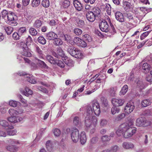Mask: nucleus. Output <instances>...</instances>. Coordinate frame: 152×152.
<instances>
[{
	"label": "nucleus",
	"mask_w": 152,
	"mask_h": 152,
	"mask_svg": "<svg viewBox=\"0 0 152 152\" xmlns=\"http://www.w3.org/2000/svg\"><path fill=\"white\" fill-rule=\"evenodd\" d=\"M100 106L97 102L92 103L91 105H88L87 108L86 116L85 117V123L87 126H90L91 124V120L94 113L97 116L99 115L100 113Z\"/></svg>",
	"instance_id": "obj_1"
},
{
	"label": "nucleus",
	"mask_w": 152,
	"mask_h": 152,
	"mask_svg": "<svg viewBox=\"0 0 152 152\" xmlns=\"http://www.w3.org/2000/svg\"><path fill=\"white\" fill-rule=\"evenodd\" d=\"M136 131L135 127L130 126L127 123H124L120 126L116 134L118 136L123 135L125 138H127L135 134Z\"/></svg>",
	"instance_id": "obj_2"
},
{
	"label": "nucleus",
	"mask_w": 152,
	"mask_h": 152,
	"mask_svg": "<svg viewBox=\"0 0 152 152\" xmlns=\"http://www.w3.org/2000/svg\"><path fill=\"white\" fill-rule=\"evenodd\" d=\"M70 2L68 0H64L62 3V7L66 10L67 13L71 14L74 12V8L70 6Z\"/></svg>",
	"instance_id": "obj_3"
},
{
	"label": "nucleus",
	"mask_w": 152,
	"mask_h": 152,
	"mask_svg": "<svg viewBox=\"0 0 152 152\" xmlns=\"http://www.w3.org/2000/svg\"><path fill=\"white\" fill-rule=\"evenodd\" d=\"M151 124V122L144 118L141 117L136 120V125L138 126H147Z\"/></svg>",
	"instance_id": "obj_4"
},
{
	"label": "nucleus",
	"mask_w": 152,
	"mask_h": 152,
	"mask_svg": "<svg viewBox=\"0 0 152 152\" xmlns=\"http://www.w3.org/2000/svg\"><path fill=\"white\" fill-rule=\"evenodd\" d=\"M90 120H91V124L90 126H87L86 124L85 125L87 127L91 129L90 132L91 134H92L95 132L96 130L95 128L97 124V118L96 116H93Z\"/></svg>",
	"instance_id": "obj_5"
},
{
	"label": "nucleus",
	"mask_w": 152,
	"mask_h": 152,
	"mask_svg": "<svg viewBox=\"0 0 152 152\" xmlns=\"http://www.w3.org/2000/svg\"><path fill=\"white\" fill-rule=\"evenodd\" d=\"M14 13L13 12L9 13L6 18L7 19L5 20L7 23L12 26H16L17 25V22L14 20Z\"/></svg>",
	"instance_id": "obj_6"
},
{
	"label": "nucleus",
	"mask_w": 152,
	"mask_h": 152,
	"mask_svg": "<svg viewBox=\"0 0 152 152\" xmlns=\"http://www.w3.org/2000/svg\"><path fill=\"white\" fill-rule=\"evenodd\" d=\"M20 76H24V77L27 78V80L31 83H36V80L34 78L32 75L26 74L25 72H20L18 73Z\"/></svg>",
	"instance_id": "obj_7"
},
{
	"label": "nucleus",
	"mask_w": 152,
	"mask_h": 152,
	"mask_svg": "<svg viewBox=\"0 0 152 152\" xmlns=\"http://www.w3.org/2000/svg\"><path fill=\"white\" fill-rule=\"evenodd\" d=\"M71 137L73 142H77L79 140V134L78 130L76 128H73L72 130Z\"/></svg>",
	"instance_id": "obj_8"
},
{
	"label": "nucleus",
	"mask_w": 152,
	"mask_h": 152,
	"mask_svg": "<svg viewBox=\"0 0 152 152\" xmlns=\"http://www.w3.org/2000/svg\"><path fill=\"white\" fill-rule=\"evenodd\" d=\"M74 42L78 46L82 47H85L87 45V42L83 39H82L77 37H75L73 39Z\"/></svg>",
	"instance_id": "obj_9"
},
{
	"label": "nucleus",
	"mask_w": 152,
	"mask_h": 152,
	"mask_svg": "<svg viewBox=\"0 0 152 152\" xmlns=\"http://www.w3.org/2000/svg\"><path fill=\"white\" fill-rule=\"evenodd\" d=\"M99 26L100 29L103 32H107L109 31L108 24L105 20H103L100 23Z\"/></svg>",
	"instance_id": "obj_10"
},
{
	"label": "nucleus",
	"mask_w": 152,
	"mask_h": 152,
	"mask_svg": "<svg viewBox=\"0 0 152 152\" xmlns=\"http://www.w3.org/2000/svg\"><path fill=\"white\" fill-rule=\"evenodd\" d=\"M134 108V103L132 102H130L126 104L124 108V111L129 114L133 110Z\"/></svg>",
	"instance_id": "obj_11"
},
{
	"label": "nucleus",
	"mask_w": 152,
	"mask_h": 152,
	"mask_svg": "<svg viewBox=\"0 0 152 152\" xmlns=\"http://www.w3.org/2000/svg\"><path fill=\"white\" fill-rule=\"evenodd\" d=\"M89 11L93 13L95 15V16H96L97 18H99L100 17L101 10L99 7H92Z\"/></svg>",
	"instance_id": "obj_12"
},
{
	"label": "nucleus",
	"mask_w": 152,
	"mask_h": 152,
	"mask_svg": "<svg viewBox=\"0 0 152 152\" xmlns=\"http://www.w3.org/2000/svg\"><path fill=\"white\" fill-rule=\"evenodd\" d=\"M46 38L49 40H53L54 39L57 38V35L53 31H50L45 34Z\"/></svg>",
	"instance_id": "obj_13"
},
{
	"label": "nucleus",
	"mask_w": 152,
	"mask_h": 152,
	"mask_svg": "<svg viewBox=\"0 0 152 152\" xmlns=\"http://www.w3.org/2000/svg\"><path fill=\"white\" fill-rule=\"evenodd\" d=\"M115 17L116 20L122 23L125 21V18L123 14L119 11L116 12L115 13Z\"/></svg>",
	"instance_id": "obj_14"
},
{
	"label": "nucleus",
	"mask_w": 152,
	"mask_h": 152,
	"mask_svg": "<svg viewBox=\"0 0 152 152\" xmlns=\"http://www.w3.org/2000/svg\"><path fill=\"white\" fill-rule=\"evenodd\" d=\"M111 102L113 104L116 106H122L124 102V100L122 99H113Z\"/></svg>",
	"instance_id": "obj_15"
},
{
	"label": "nucleus",
	"mask_w": 152,
	"mask_h": 152,
	"mask_svg": "<svg viewBox=\"0 0 152 152\" xmlns=\"http://www.w3.org/2000/svg\"><path fill=\"white\" fill-rule=\"evenodd\" d=\"M0 125L7 129H12L14 128L12 125H10L8 122L4 120H0Z\"/></svg>",
	"instance_id": "obj_16"
},
{
	"label": "nucleus",
	"mask_w": 152,
	"mask_h": 152,
	"mask_svg": "<svg viewBox=\"0 0 152 152\" xmlns=\"http://www.w3.org/2000/svg\"><path fill=\"white\" fill-rule=\"evenodd\" d=\"M86 17L87 20L91 22H94L96 18H97L90 11H88L86 13Z\"/></svg>",
	"instance_id": "obj_17"
},
{
	"label": "nucleus",
	"mask_w": 152,
	"mask_h": 152,
	"mask_svg": "<svg viewBox=\"0 0 152 152\" xmlns=\"http://www.w3.org/2000/svg\"><path fill=\"white\" fill-rule=\"evenodd\" d=\"M73 4L76 9L78 11H81L83 8L80 3L77 0H74Z\"/></svg>",
	"instance_id": "obj_18"
},
{
	"label": "nucleus",
	"mask_w": 152,
	"mask_h": 152,
	"mask_svg": "<svg viewBox=\"0 0 152 152\" xmlns=\"http://www.w3.org/2000/svg\"><path fill=\"white\" fill-rule=\"evenodd\" d=\"M35 59L36 60L38 61L37 64L40 67L45 69L48 68V66L44 61H41L37 58H36Z\"/></svg>",
	"instance_id": "obj_19"
},
{
	"label": "nucleus",
	"mask_w": 152,
	"mask_h": 152,
	"mask_svg": "<svg viewBox=\"0 0 152 152\" xmlns=\"http://www.w3.org/2000/svg\"><path fill=\"white\" fill-rule=\"evenodd\" d=\"M6 149L11 152H16L18 151V147L15 145H8L6 147Z\"/></svg>",
	"instance_id": "obj_20"
},
{
	"label": "nucleus",
	"mask_w": 152,
	"mask_h": 152,
	"mask_svg": "<svg viewBox=\"0 0 152 152\" xmlns=\"http://www.w3.org/2000/svg\"><path fill=\"white\" fill-rule=\"evenodd\" d=\"M43 23V21H42L40 19H37L34 21L33 24V26L34 28H39L42 26Z\"/></svg>",
	"instance_id": "obj_21"
},
{
	"label": "nucleus",
	"mask_w": 152,
	"mask_h": 152,
	"mask_svg": "<svg viewBox=\"0 0 152 152\" xmlns=\"http://www.w3.org/2000/svg\"><path fill=\"white\" fill-rule=\"evenodd\" d=\"M122 145L123 148L126 149H132L134 148L133 144L130 142H124Z\"/></svg>",
	"instance_id": "obj_22"
},
{
	"label": "nucleus",
	"mask_w": 152,
	"mask_h": 152,
	"mask_svg": "<svg viewBox=\"0 0 152 152\" xmlns=\"http://www.w3.org/2000/svg\"><path fill=\"white\" fill-rule=\"evenodd\" d=\"M62 37L64 38V40L66 41L67 42L71 44H74L73 40L72 39L71 36L65 34Z\"/></svg>",
	"instance_id": "obj_23"
},
{
	"label": "nucleus",
	"mask_w": 152,
	"mask_h": 152,
	"mask_svg": "<svg viewBox=\"0 0 152 152\" xmlns=\"http://www.w3.org/2000/svg\"><path fill=\"white\" fill-rule=\"evenodd\" d=\"M77 48L73 47L70 46L67 49V52L72 56L74 57Z\"/></svg>",
	"instance_id": "obj_24"
},
{
	"label": "nucleus",
	"mask_w": 152,
	"mask_h": 152,
	"mask_svg": "<svg viewBox=\"0 0 152 152\" xmlns=\"http://www.w3.org/2000/svg\"><path fill=\"white\" fill-rule=\"evenodd\" d=\"M135 82L137 84V86L140 89L144 88L145 86L143 82L139 79H136Z\"/></svg>",
	"instance_id": "obj_25"
},
{
	"label": "nucleus",
	"mask_w": 152,
	"mask_h": 152,
	"mask_svg": "<svg viewBox=\"0 0 152 152\" xmlns=\"http://www.w3.org/2000/svg\"><path fill=\"white\" fill-rule=\"evenodd\" d=\"M80 139L81 144H84L86 142V137L84 132H83L81 133L80 135Z\"/></svg>",
	"instance_id": "obj_26"
},
{
	"label": "nucleus",
	"mask_w": 152,
	"mask_h": 152,
	"mask_svg": "<svg viewBox=\"0 0 152 152\" xmlns=\"http://www.w3.org/2000/svg\"><path fill=\"white\" fill-rule=\"evenodd\" d=\"M35 47L36 51L38 54L39 58L41 59L43 58V54L42 51L41 50L39 47L37 45H35Z\"/></svg>",
	"instance_id": "obj_27"
},
{
	"label": "nucleus",
	"mask_w": 152,
	"mask_h": 152,
	"mask_svg": "<svg viewBox=\"0 0 152 152\" xmlns=\"http://www.w3.org/2000/svg\"><path fill=\"white\" fill-rule=\"evenodd\" d=\"M46 147L48 151L51 152L52 151L53 145L52 142L50 140H48L46 142Z\"/></svg>",
	"instance_id": "obj_28"
},
{
	"label": "nucleus",
	"mask_w": 152,
	"mask_h": 152,
	"mask_svg": "<svg viewBox=\"0 0 152 152\" xmlns=\"http://www.w3.org/2000/svg\"><path fill=\"white\" fill-rule=\"evenodd\" d=\"M18 32L21 37L24 35L26 33V27H23L20 28L18 29Z\"/></svg>",
	"instance_id": "obj_29"
},
{
	"label": "nucleus",
	"mask_w": 152,
	"mask_h": 152,
	"mask_svg": "<svg viewBox=\"0 0 152 152\" xmlns=\"http://www.w3.org/2000/svg\"><path fill=\"white\" fill-rule=\"evenodd\" d=\"M150 100L146 99L143 100L141 102V106L143 107H145L150 105L151 104Z\"/></svg>",
	"instance_id": "obj_30"
},
{
	"label": "nucleus",
	"mask_w": 152,
	"mask_h": 152,
	"mask_svg": "<svg viewBox=\"0 0 152 152\" xmlns=\"http://www.w3.org/2000/svg\"><path fill=\"white\" fill-rule=\"evenodd\" d=\"M73 123L76 126L80 125L81 123L80 119L78 117L75 116L73 118Z\"/></svg>",
	"instance_id": "obj_31"
},
{
	"label": "nucleus",
	"mask_w": 152,
	"mask_h": 152,
	"mask_svg": "<svg viewBox=\"0 0 152 152\" xmlns=\"http://www.w3.org/2000/svg\"><path fill=\"white\" fill-rule=\"evenodd\" d=\"M25 91H23V94L25 96H28L29 95H31L33 93L32 91L29 89L28 87H26L25 88Z\"/></svg>",
	"instance_id": "obj_32"
},
{
	"label": "nucleus",
	"mask_w": 152,
	"mask_h": 152,
	"mask_svg": "<svg viewBox=\"0 0 152 152\" xmlns=\"http://www.w3.org/2000/svg\"><path fill=\"white\" fill-rule=\"evenodd\" d=\"M27 49L25 50H23L22 51L21 54L22 55L26 57H29L31 56L32 54L30 52L28 51Z\"/></svg>",
	"instance_id": "obj_33"
},
{
	"label": "nucleus",
	"mask_w": 152,
	"mask_h": 152,
	"mask_svg": "<svg viewBox=\"0 0 152 152\" xmlns=\"http://www.w3.org/2000/svg\"><path fill=\"white\" fill-rule=\"evenodd\" d=\"M4 30L7 34L9 35L12 32L13 30V28L10 26H5L4 27Z\"/></svg>",
	"instance_id": "obj_34"
},
{
	"label": "nucleus",
	"mask_w": 152,
	"mask_h": 152,
	"mask_svg": "<svg viewBox=\"0 0 152 152\" xmlns=\"http://www.w3.org/2000/svg\"><path fill=\"white\" fill-rule=\"evenodd\" d=\"M53 43L56 45L59 46L62 45L63 42L60 39L56 38L53 39Z\"/></svg>",
	"instance_id": "obj_35"
},
{
	"label": "nucleus",
	"mask_w": 152,
	"mask_h": 152,
	"mask_svg": "<svg viewBox=\"0 0 152 152\" xmlns=\"http://www.w3.org/2000/svg\"><path fill=\"white\" fill-rule=\"evenodd\" d=\"M83 39L88 42H91L92 41V39L91 37L87 34H85L83 36Z\"/></svg>",
	"instance_id": "obj_36"
},
{
	"label": "nucleus",
	"mask_w": 152,
	"mask_h": 152,
	"mask_svg": "<svg viewBox=\"0 0 152 152\" xmlns=\"http://www.w3.org/2000/svg\"><path fill=\"white\" fill-rule=\"evenodd\" d=\"M47 59L51 64H55V61L56 59H54L51 56L47 55L46 56Z\"/></svg>",
	"instance_id": "obj_37"
},
{
	"label": "nucleus",
	"mask_w": 152,
	"mask_h": 152,
	"mask_svg": "<svg viewBox=\"0 0 152 152\" xmlns=\"http://www.w3.org/2000/svg\"><path fill=\"white\" fill-rule=\"evenodd\" d=\"M120 110L119 108L117 107L116 106H115L113 105V107L111 109V112L112 114L114 115L116 113H118Z\"/></svg>",
	"instance_id": "obj_38"
},
{
	"label": "nucleus",
	"mask_w": 152,
	"mask_h": 152,
	"mask_svg": "<svg viewBox=\"0 0 152 152\" xmlns=\"http://www.w3.org/2000/svg\"><path fill=\"white\" fill-rule=\"evenodd\" d=\"M18 45L23 50H25L26 49H28L27 44L24 42L22 41L18 42Z\"/></svg>",
	"instance_id": "obj_39"
},
{
	"label": "nucleus",
	"mask_w": 152,
	"mask_h": 152,
	"mask_svg": "<svg viewBox=\"0 0 152 152\" xmlns=\"http://www.w3.org/2000/svg\"><path fill=\"white\" fill-rule=\"evenodd\" d=\"M82 56L83 55L80 50L77 49L74 57L77 58H81Z\"/></svg>",
	"instance_id": "obj_40"
},
{
	"label": "nucleus",
	"mask_w": 152,
	"mask_h": 152,
	"mask_svg": "<svg viewBox=\"0 0 152 152\" xmlns=\"http://www.w3.org/2000/svg\"><path fill=\"white\" fill-rule=\"evenodd\" d=\"M66 58L65 59L64 61V63L65 64L68 66H73V61L68 58L67 57H66Z\"/></svg>",
	"instance_id": "obj_41"
},
{
	"label": "nucleus",
	"mask_w": 152,
	"mask_h": 152,
	"mask_svg": "<svg viewBox=\"0 0 152 152\" xmlns=\"http://www.w3.org/2000/svg\"><path fill=\"white\" fill-rule=\"evenodd\" d=\"M9 112L11 116H16L19 113V112L16 110H14L13 109H9Z\"/></svg>",
	"instance_id": "obj_42"
},
{
	"label": "nucleus",
	"mask_w": 152,
	"mask_h": 152,
	"mask_svg": "<svg viewBox=\"0 0 152 152\" xmlns=\"http://www.w3.org/2000/svg\"><path fill=\"white\" fill-rule=\"evenodd\" d=\"M50 4V3L49 0H43L42 2V5L44 7H48Z\"/></svg>",
	"instance_id": "obj_43"
},
{
	"label": "nucleus",
	"mask_w": 152,
	"mask_h": 152,
	"mask_svg": "<svg viewBox=\"0 0 152 152\" xmlns=\"http://www.w3.org/2000/svg\"><path fill=\"white\" fill-rule=\"evenodd\" d=\"M38 42L42 45H45L46 43V39L42 36H39L38 37Z\"/></svg>",
	"instance_id": "obj_44"
},
{
	"label": "nucleus",
	"mask_w": 152,
	"mask_h": 152,
	"mask_svg": "<svg viewBox=\"0 0 152 152\" xmlns=\"http://www.w3.org/2000/svg\"><path fill=\"white\" fill-rule=\"evenodd\" d=\"M30 34L32 36H35L37 34V32L34 28H30L29 29Z\"/></svg>",
	"instance_id": "obj_45"
},
{
	"label": "nucleus",
	"mask_w": 152,
	"mask_h": 152,
	"mask_svg": "<svg viewBox=\"0 0 152 152\" xmlns=\"http://www.w3.org/2000/svg\"><path fill=\"white\" fill-rule=\"evenodd\" d=\"M40 3L39 0H32L31 6L33 7H36L39 5Z\"/></svg>",
	"instance_id": "obj_46"
},
{
	"label": "nucleus",
	"mask_w": 152,
	"mask_h": 152,
	"mask_svg": "<svg viewBox=\"0 0 152 152\" xmlns=\"http://www.w3.org/2000/svg\"><path fill=\"white\" fill-rule=\"evenodd\" d=\"M55 62V64H57L61 67L64 68V63L61 60H59L56 59Z\"/></svg>",
	"instance_id": "obj_47"
},
{
	"label": "nucleus",
	"mask_w": 152,
	"mask_h": 152,
	"mask_svg": "<svg viewBox=\"0 0 152 152\" xmlns=\"http://www.w3.org/2000/svg\"><path fill=\"white\" fill-rule=\"evenodd\" d=\"M21 37L18 32H15L12 35V38L14 40H16L20 39Z\"/></svg>",
	"instance_id": "obj_48"
},
{
	"label": "nucleus",
	"mask_w": 152,
	"mask_h": 152,
	"mask_svg": "<svg viewBox=\"0 0 152 152\" xmlns=\"http://www.w3.org/2000/svg\"><path fill=\"white\" fill-rule=\"evenodd\" d=\"M128 90L127 85H125L122 88L120 92V94L123 95H124L127 91Z\"/></svg>",
	"instance_id": "obj_49"
},
{
	"label": "nucleus",
	"mask_w": 152,
	"mask_h": 152,
	"mask_svg": "<svg viewBox=\"0 0 152 152\" xmlns=\"http://www.w3.org/2000/svg\"><path fill=\"white\" fill-rule=\"evenodd\" d=\"M110 139V137L107 135L103 136L101 137L102 140L103 142L109 141Z\"/></svg>",
	"instance_id": "obj_50"
},
{
	"label": "nucleus",
	"mask_w": 152,
	"mask_h": 152,
	"mask_svg": "<svg viewBox=\"0 0 152 152\" xmlns=\"http://www.w3.org/2000/svg\"><path fill=\"white\" fill-rule=\"evenodd\" d=\"M150 67V66L147 63H144L143 64L142 69L147 72L149 71Z\"/></svg>",
	"instance_id": "obj_51"
},
{
	"label": "nucleus",
	"mask_w": 152,
	"mask_h": 152,
	"mask_svg": "<svg viewBox=\"0 0 152 152\" xmlns=\"http://www.w3.org/2000/svg\"><path fill=\"white\" fill-rule=\"evenodd\" d=\"M9 143L11 145L19 144V141L13 139H10L8 140Z\"/></svg>",
	"instance_id": "obj_52"
},
{
	"label": "nucleus",
	"mask_w": 152,
	"mask_h": 152,
	"mask_svg": "<svg viewBox=\"0 0 152 152\" xmlns=\"http://www.w3.org/2000/svg\"><path fill=\"white\" fill-rule=\"evenodd\" d=\"M125 16L129 21L134 20L133 15L132 14L129 13H126L125 14Z\"/></svg>",
	"instance_id": "obj_53"
},
{
	"label": "nucleus",
	"mask_w": 152,
	"mask_h": 152,
	"mask_svg": "<svg viewBox=\"0 0 152 152\" xmlns=\"http://www.w3.org/2000/svg\"><path fill=\"white\" fill-rule=\"evenodd\" d=\"M151 31H146L142 33L140 36V39L141 40L144 39L151 32Z\"/></svg>",
	"instance_id": "obj_54"
},
{
	"label": "nucleus",
	"mask_w": 152,
	"mask_h": 152,
	"mask_svg": "<svg viewBox=\"0 0 152 152\" xmlns=\"http://www.w3.org/2000/svg\"><path fill=\"white\" fill-rule=\"evenodd\" d=\"M17 119L16 118V116H11V117L8 118V120L11 123H16Z\"/></svg>",
	"instance_id": "obj_55"
},
{
	"label": "nucleus",
	"mask_w": 152,
	"mask_h": 152,
	"mask_svg": "<svg viewBox=\"0 0 152 152\" xmlns=\"http://www.w3.org/2000/svg\"><path fill=\"white\" fill-rule=\"evenodd\" d=\"M98 141V138L97 137H93L90 140L91 144H96Z\"/></svg>",
	"instance_id": "obj_56"
},
{
	"label": "nucleus",
	"mask_w": 152,
	"mask_h": 152,
	"mask_svg": "<svg viewBox=\"0 0 152 152\" xmlns=\"http://www.w3.org/2000/svg\"><path fill=\"white\" fill-rule=\"evenodd\" d=\"M19 103L18 102L14 100H11L9 102L10 105L13 107H17Z\"/></svg>",
	"instance_id": "obj_57"
},
{
	"label": "nucleus",
	"mask_w": 152,
	"mask_h": 152,
	"mask_svg": "<svg viewBox=\"0 0 152 152\" xmlns=\"http://www.w3.org/2000/svg\"><path fill=\"white\" fill-rule=\"evenodd\" d=\"M8 14H9V13H8L7 11L6 10H3L1 12L2 18L3 19H4L5 20H6L5 18H7V16Z\"/></svg>",
	"instance_id": "obj_58"
},
{
	"label": "nucleus",
	"mask_w": 152,
	"mask_h": 152,
	"mask_svg": "<svg viewBox=\"0 0 152 152\" xmlns=\"http://www.w3.org/2000/svg\"><path fill=\"white\" fill-rule=\"evenodd\" d=\"M57 53L58 55L61 56H63L64 55V52L62 49L60 47L57 48Z\"/></svg>",
	"instance_id": "obj_59"
},
{
	"label": "nucleus",
	"mask_w": 152,
	"mask_h": 152,
	"mask_svg": "<svg viewBox=\"0 0 152 152\" xmlns=\"http://www.w3.org/2000/svg\"><path fill=\"white\" fill-rule=\"evenodd\" d=\"M74 32L75 34L77 35H81L82 33V31L78 28H75L74 30Z\"/></svg>",
	"instance_id": "obj_60"
},
{
	"label": "nucleus",
	"mask_w": 152,
	"mask_h": 152,
	"mask_svg": "<svg viewBox=\"0 0 152 152\" xmlns=\"http://www.w3.org/2000/svg\"><path fill=\"white\" fill-rule=\"evenodd\" d=\"M119 149L118 146L114 145L111 147V149H110V152H116Z\"/></svg>",
	"instance_id": "obj_61"
},
{
	"label": "nucleus",
	"mask_w": 152,
	"mask_h": 152,
	"mask_svg": "<svg viewBox=\"0 0 152 152\" xmlns=\"http://www.w3.org/2000/svg\"><path fill=\"white\" fill-rule=\"evenodd\" d=\"M17 59H18L20 61H23L24 60L25 62H27L28 63H29L30 62V60L29 59H28L27 58H24L23 57H22L20 56H18L17 57Z\"/></svg>",
	"instance_id": "obj_62"
},
{
	"label": "nucleus",
	"mask_w": 152,
	"mask_h": 152,
	"mask_svg": "<svg viewBox=\"0 0 152 152\" xmlns=\"http://www.w3.org/2000/svg\"><path fill=\"white\" fill-rule=\"evenodd\" d=\"M26 44L27 45H30L33 41L31 37L30 36H28L26 38Z\"/></svg>",
	"instance_id": "obj_63"
},
{
	"label": "nucleus",
	"mask_w": 152,
	"mask_h": 152,
	"mask_svg": "<svg viewBox=\"0 0 152 152\" xmlns=\"http://www.w3.org/2000/svg\"><path fill=\"white\" fill-rule=\"evenodd\" d=\"M53 133L55 136H58L61 134V131L59 129L56 128L54 129Z\"/></svg>",
	"instance_id": "obj_64"
}]
</instances>
